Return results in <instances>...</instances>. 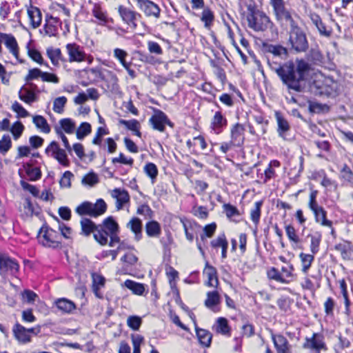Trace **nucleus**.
<instances>
[{
  "instance_id": "f257e3e1",
  "label": "nucleus",
  "mask_w": 353,
  "mask_h": 353,
  "mask_svg": "<svg viewBox=\"0 0 353 353\" xmlns=\"http://www.w3.org/2000/svg\"><path fill=\"white\" fill-rule=\"evenodd\" d=\"M269 64L289 89L297 92L301 90L300 83L310 70L309 63L303 59H297L295 64L292 62H288L283 65Z\"/></svg>"
},
{
  "instance_id": "f03ea898",
  "label": "nucleus",
  "mask_w": 353,
  "mask_h": 353,
  "mask_svg": "<svg viewBox=\"0 0 353 353\" xmlns=\"http://www.w3.org/2000/svg\"><path fill=\"white\" fill-rule=\"evenodd\" d=\"M279 20L288 21L290 24L288 42L292 50L297 52H305L308 48V42L303 30L298 27L292 17L289 19H279Z\"/></svg>"
},
{
  "instance_id": "7ed1b4c3",
  "label": "nucleus",
  "mask_w": 353,
  "mask_h": 353,
  "mask_svg": "<svg viewBox=\"0 0 353 353\" xmlns=\"http://www.w3.org/2000/svg\"><path fill=\"white\" fill-rule=\"evenodd\" d=\"M315 88V92L319 94L331 95L337 93L340 90V84L330 77H324L319 74L316 75L312 89Z\"/></svg>"
},
{
  "instance_id": "20e7f679",
  "label": "nucleus",
  "mask_w": 353,
  "mask_h": 353,
  "mask_svg": "<svg viewBox=\"0 0 353 353\" xmlns=\"http://www.w3.org/2000/svg\"><path fill=\"white\" fill-rule=\"evenodd\" d=\"M248 3V8L250 13L247 16L248 26L255 31L265 30L270 23L269 18L263 12L254 11L253 2L251 0H245Z\"/></svg>"
},
{
  "instance_id": "39448f33",
  "label": "nucleus",
  "mask_w": 353,
  "mask_h": 353,
  "mask_svg": "<svg viewBox=\"0 0 353 353\" xmlns=\"http://www.w3.org/2000/svg\"><path fill=\"white\" fill-rule=\"evenodd\" d=\"M37 239L40 244L47 248H57L61 244V235L47 225L41 228Z\"/></svg>"
},
{
  "instance_id": "423d86ee",
  "label": "nucleus",
  "mask_w": 353,
  "mask_h": 353,
  "mask_svg": "<svg viewBox=\"0 0 353 353\" xmlns=\"http://www.w3.org/2000/svg\"><path fill=\"white\" fill-rule=\"evenodd\" d=\"M46 153L55 159L63 167H68L70 165V161L66 152L60 148L57 142L52 141L46 148Z\"/></svg>"
},
{
  "instance_id": "0eeeda50",
  "label": "nucleus",
  "mask_w": 353,
  "mask_h": 353,
  "mask_svg": "<svg viewBox=\"0 0 353 353\" xmlns=\"http://www.w3.org/2000/svg\"><path fill=\"white\" fill-rule=\"evenodd\" d=\"M102 227L110 234V241L109 242V245L110 247H114L119 244L120 241L119 237L117 236L119 226L112 217L110 216L105 219L103 222Z\"/></svg>"
},
{
  "instance_id": "6e6552de",
  "label": "nucleus",
  "mask_w": 353,
  "mask_h": 353,
  "mask_svg": "<svg viewBox=\"0 0 353 353\" xmlns=\"http://www.w3.org/2000/svg\"><path fill=\"white\" fill-rule=\"evenodd\" d=\"M153 129L159 132H163L165 125L172 126V123L169 121L167 116L161 111L157 110L149 120Z\"/></svg>"
},
{
  "instance_id": "1a4fd4ad",
  "label": "nucleus",
  "mask_w": 353,
  "mask_h": 353,
  "mask_svg": "<svg viewBox=\"0 0 353 353\" xmlns=\"http://www.w3.org/2000/svg\"><path fill=\"white\" fill-rule=\"evenodd\" d=\"M35 328L26 329L21 325L16 324L13 328L16 339L21 343H27L31 341V334H37L39 331L35 332Z\"/></svg>"
},
{
  "instance_id": "9d476101",
  "label": "nucleus",
  "mask_w": 353,
  "mask_h": 353,
  "mask_svg": "<svg viewBox=\"0 0 353 353\" xmlns=\"http://www.w3.org/2000/svg\"><path fill=\"white\" fill-rule=\"evenodd\" d=\"M305 349H310L316 353H320L321 350H325L323 336L319 334H313L311 338H306L303 345Z\"/></svg>"
},
{
  "instance_id": "9b49d317",
  "label": "nucleus",
  "mask_w": 353,
  "mask_h": 353,
  "mask_svg": "<svg viewBox=\"0 0 353 353\" xmlns=\"http://www.w3.org/2000/svg\"><path fill=\"white\" fill-rule=\"evenodd\" d=\"M37 85L32 83H27L23 85L19 92V99L26 103L30 104L37 99L35 90Z\"/></svg>"
},
{
  "instance_id": "f8f14e48",
  "label": "nucleus",
  "mask_w": 353,
  "mask_h": 353,
  "mask_svg": "<svg viewBox=\"0 0 353 353\" xmlns=\"http://www.w3.org/2000/svg\"><path fill=\"white\" fill-rule=\"evenodd\" d=\"M69 56V62H82L85 60L86 54L76 43H68L65 46Z\"/></svg>"
},
{
  "instance_id": "ddd939ff",
  "label": "nucleus",
  "mask_w": 353,
  "mask_h": 353,
  "mask_svg": "<svg viewBox=\"0 0 353 353\" xmlns=\"http://www.w3.org/2000/svg\"><path fill=\"white\" fill-rule=\"evenodd\" d=\"M139 8L148 17H154L159 18L160 15V8L154 2L150 0H137Z\"/></svg>"
},
{
  "instance_id": "4468645a",
  "label": "nucleus",
  "mask_w": 353,
  "mask_h": 353,
  "mask_svg": "<svg viewBox=\"0 0 353 353\" xmlns=\"http://www.w3.org/2000/svg\"><path fill=\"white\" fill-rule=\"evenodd\" d=\"M119 13L122 18L123 21L129 26L130 28L134 30L137 28L136 20L139 14L123 6L119 7Z\"/></svg>"
},
{
  "instance_id": "2eb2a0df",
  "label": "nucleus",
  "mask_w": 353,
  "mask_h": 353,
  "mask_svg": "<svg viewBox=\"0 0 353 353\" xmlns=\"http://www.w3.org/2000/svg\"><path fill=\"white\" fill-rule=\"evenodd\" d=\"M19 269L18 263L10 257L0 254V274L5 275L10 272L13 274Z\"/></svg>"
},
{
  "instance_id": "dca6fc26",
  "label": "nucleus",
  "mask_w": 353,
  "mask_h": 353,
  "mask_svg": "<svg viewBox=\"0 0 353 353\" xmlns=\"http://www.w3.org/2000/svg\"><path fill=\"white\" fill-rule=\"evenodd\" d=\"M272 339L277 353H292L291 345L283 335L272 334Z\"/></svg>"
},
{
  "instance_id": "f3484780",
  "label": "nucleus",
  "mask_w": 353,
  "mask_h": 353,
  "mask_svg": "<svg viewBox=\"0 0 353 353\" xmlns=\"http://www.w3.org/2000/svg\"><path fill=\"white\" fill-rule=\"evenodd\" d=\"M110 195L116 199V208L117 210L123 208V205L130 201L128 192L121 188H114L110 192Z\"/></svg>"
},
{
  "instance_id": "a211bd4d",
  "label": "nucleus",
  "mask_w": 353,
  "mask_h": 353,
  "mask_svg": "<svg viewBox=\"0 0 353 353\" xmlns=\"http://www.w3.org/2000/svg\"><path fill=\"white\" fill-rule=\"evenodd\" d=\"M4 40L3 44L8 50L9 52L17 59H19V48L15 37L11 34H6L3 35Z\"/></svg>"
},
{
  "instance_id": "6ab92c4d",
  "label": "nucleus",
  "mask_w": 353,
  "mask_h": 353,
  "mask_svg": "<svg viewBox=\"0 0 353 353\" xmlns=\"http://www.w3.org/2000/svg\"><path fill=\"white\" fill-rule=\"evenodd\" d=\"M203 275L207 278L206 285L208 286L215 288L218 286L219 280L215 268L207 263L203 270Z\"/></svg>"
},
{
  "instance_id": "aec40b11",
  "label": "nucleus",
  "mask_w": 353,
  "mask_h": 353,
  "mask_svg": "<svg viewBox=\"0 0 353 353\" xmlns=\"http://www.w3.org/2000/svg\"><path fill=\"white\" fill-rule=\"evenodd\" d=\"M244 127L236 123L231 130V143L233 145H241L244 140Z\"/></svg>"
},
{
  "instance_id": "412c9836",
  "label": "nucleus",
  "mask_w": 353,
  "mask_h": 353,
  "mask_svg": "<svg viewBox=\"0 0 353 353\" xmlns=\"http://www.w3.org/2000/svg\"><path fill=\"white\" fill-rule=\"evenodd\" d=\"M206 296L205 305L212 311L216 312V307L221 303V296L219 293L216 290L210 291L207 292Z\"/></svg>"
},
{
  "instance_id": "4be33fe9",
  "label": "nucleus",
  "mask_w": 353,
  "mask_h": 353,
  "mask_svg": "<svg viewBox=\"0 0 353 353\" xmlns=\"http://www.w3.org/2000/svg\"><path fill=\"white\" fill-rule=\"evenodd\" d=\"M27 12L32 27L33 28H38L41 22V13L40 10L35 6H30L28 8Z\"/></svg>"
},
{
  "instance_id": "5701e85b",
  "label": "nucleus",
  "mask_w": 353,
  "mask_h": 353,
  "mask_svg": "<svg viewBox=\"0 0 353 353\" xmlns=\"http://www.w3.org/2000/svg\"><path fill=\"white\" fill-rule=\"evenodd\" d=\"M310 19L313 24L316 27L321 35L324 37H330L332 34V29L327 28L322 21L320 17L316 14L310 15Z\"/></svg>"
},
{
  "instance_id": "b1692460",
  "label": "nucleus",
  "mask_w": 353,
  "mask_h": 353,
  "mask_svg": "<svg viewBox=\"0 0 353 353\" xmlns=\"http://www.w3.org/2000/svg\"><path fill=\"white\" fill-rule=\"evenodd\" d=\"M312 212L314 213L316 222L320 223L322 226L332 228V234H333L334 230L332 228V222L327 219V212L323 208L321 207Z\"/></svg>"
},
{
  "instance_id": "393cba45",
  "label": "nucleus",
  "mask_w": 353,
  "mask_h": 353,
  "mask_svg": "<svg viewBox=\"0 0 353 353\" xmlns=\"http://www.w3.org/2000/svg\"><path fill=\"white\" fill-rule=\"evenodd\" d=\"M277 19H289L290 13L285 10L283 0H270Z\"/></svg>"
},
{
  "instance_id": "a878e982",
  "label": "nucleus",
  "mask_w": 353,
  "mask_h": 353,
  "mask_svg": "<svg viewBox=\"0 0 353 353\" xmlns=\"http://www.w3.org/2000/svg\"><path fill=\"white\" fill-rule=\"evenodd\" d=\"M55 304L58 310L63 313H70L76 309L75 304L65 298L58 299Z\"/></svg>"
},
{
  "instance_id": "bb28decb",
  "label": "nucleus",
  "mask_w": 353,
  "mask_h": 353,
  "mask_svg": "<svg viewBox=\"0 0 353 353\" xmlns=\"http://www.w3.org/2000/svg\"><path fill=\"white\" fill-rule=\"evenodd\" d=\"M196 332L200 344L205 347H209L212 341V334L209 331L201 328H196Z\"/></svg>"
},
{
  "instance_id": "cd10ccee",
  "label": "nucleus",
  "mask_w": 353,
  "mask_h": 353,
  "mask_svg": "<svg viewBox=\"0 0 353 353\" xmlns=\"http://www.w3.org/2000/svg\"><path fill=\"white\" fill-rule=\"evenodd\" d=\"M123 285L136 295L141 296L145 291V285L143 283H137L130 279L126 280Z\"/></svg>"
},
{
  "instance_id": "c85d7f7f",
  "label": "nucleus",
  "mask_w": 353,
  "mask_h": 353,
  "mask_svg": "<svg viewBox=\"0 0 353 353\" xmlns=\"http://www.w3.org/2000/svg\"><path fill=\"white\" fill-rule=\"evenodd\" d=\"M276 118L278 125L279 135L283 139H286V133L290 130V125L286 119L281 117L279 113H276Z\"/></svg>"
},
{
  "instance_id": "c756f323",
  "label": "nucleus",
  "mask_w": 353,
  "mask_h": 353,
  "mask_svg": "<svg viewBox=\"0 0 353 353\" xmlns=\"http://www.w3.org/2000/svg\"><path fill=\"white\" fill-rule=\"evenodd\" d=\"M128 227L134 234L136 240L139 241L141 238V221L137 217H134L128 222Z\"/></svg>"
},
{
  "instance_id": "7c9ffc66",
  "label": "nucleus",
  "mask_w": 353,
  "mask_h": 353,
  "mask_svg": "<svg viewBox=\"0 0 353 353\" xmlns=\"http://www.w3.org/2000/svg\"><path fill=\"white\" fill-rule=\"evenodd\" d=\"M46 54L52 65L55 66L59 65L60 61L63 60L62 54L59 48L49 47L46 49Z\"/></svg>"
},
{
  "instance_id": "2f4dec72",
  "label": "nucleus",
  "mask_w": 353,
  "mask_h": 353,
  "mask_svg": "<svg viewBox=\"0 0 353 353\" xmlns=\"http://www.w3.org/2000/svg\"><path fill=\"white\" fill-rule=\"evenodd\" d=\"M99 183V177L94 172H90L81 179V184L88 188H92Z\"/></svg>"
},
{
  "instance_id": "473e14b6",
  "label": "nucleus",
  "mask_w": 353,
  "mask_h": 353,
  "mask_svg": "<svg viewBox=\"0 0 353 353\" xmlns=\"http://www.w3.org/2000/svg\"><path fill=\"white\" fill-rule=\"evenodd\" d=\"M81 233L85 236H89L91 233H94L98 228L90 219L83 218L81 220Z\"/></svg>"
},
{
  "instance_id": "72a5a7b5",
  "label": "nucleus",
  "mask_w": 353,
  "mask_h": 353,
  "mask_svg": "<svg viewBox=\"0 0 353 353\" xmlns=\"http://www.w3.org/2000/svg\"><path fill=\"white\" fill-rule=\"evenodd\" d=\"M145 232L150 237H158L161 232L160 224L155 221L148 222L145 225Z\"/></svg>"
},
{
  "instance_id": "f704fd0d",
  "label": "nucleus",
  "mask_w": 353,
  "mask_h": 353,
  "mask_svg": "<svg viewBox=\"0 0 353 353\" xmlns=\"http://www.w3.org/2000/svg\"><path fill=\"white\" fill-rule=\"evenodd\" d=\"M266 50L273 56L282 59L285 58L288 54L287 49L280 45H268L266 46Z\"/></svg>"
},
{
  "instance_id": "c9c22d12",
  "label": "nucleus",
  "mask_w": 353,
  "mask_h": 353,
  "mask_svg": "<svg viewBox=\"0 0 353 353\" xmlns=\"http://www.w3.org/2000/svg\"><path fill=\"white\" fill-rule=\"evenodd\" d=\"M59 123L60 126L58 128L67 134H73L76 130V123L71 119H62Z\"/></svg>"
},
{
  "instance_id": "e433bc0d",
  "label": "nucleus",
  "mask_w": 353,
  "mask_h": 353,
  "mask_svg": "<svg viewBox=\"0 0 353 353\" xmlns=\"http://www.w3.org/2000/svg\"><path fill=\"white\" fill-rule=\"evenodd\" d=\"M109 233L105 230L102 225H99L97 230L94 233V239L101 245H105L108 243Z\"/></svg>"
},
{
  "instance_id": "4c0bfd02",
  "label": "nucleus",
  "mask_w": 353,
  "mask_h": 353,
  "mask_svg": "<svg viewBox=\"0 0 353 353\" xmlns=\"http://www.w3.org/2000/svg\"><path fill=\"white\" fill-rule=\"evenodd\" d=\"M107 210V205L105 202L99 199L97 200L95 203H92V216L97 217L102 215Z\"/></svg>"
},
{
  "instance_id": "58836bf2",
  "label": "nucleus",
  "mask_w": 353,
  "mask_h": 353,
  "mask_svg": "<svg viewBox=\"0 0 353 353\" xmlns=\"http://www.w3.org/2000/svg\"><path fill=\"white\" fill-rule=\"evenodd\" d=\"M299 258L301 261V265L302 268L301 270L304 274L307 273L309 269L311 267L312 263L314 261V254L312 253V254H305L303 252H301L299 254Z\"/></svg>"
},
{
  "instance_id": "ea45409f",
  "label": "nucleus",
  "mask_w": 353,
  "mask_h": 353,
  "mask_svg": "<svg viewBox=\"0 0 353 353\" xmlns=\"http://www.w3.org/2000/svg\"><path fill=\"white\" fill-rule=\"evenodd\" d=\"M32 121L36 127L44 133H49L50 132V128L48 125L46 119L40 115L33 117Z\"/></svg>"
},
{
  "instance_id": "a19ab883",
  "label": "nucleus",
  "mask_w": 353,
  "mask_h": 353,
  "mask_svg": "<svg viewBox=\"0 0 353 353\" xmlns=\"http://www.w3.org/2000/svg\"><path fill=\"white\" fill-rule=\"evenodd\" d=\"M216 331L223 335L230 334V328L228 320L225 318L220 317L216 321Z\"/></svg>"
},
{
  "instance_id": "79ce46f5",
  "label": "nucleus",
  "mask_w": 353,
  "mask_h": 353,
  "mask_svg": "<svg viewBox=\"0 0 353 353\" xmlns=\"http://www.w3.org/2000/svg\"><path fill=\"white\" fill-rule=\"evenodd\" d=\"M226 122L221 112H216L212 120V128L214 130H219L226 124Z\"/></svg>"
},
{
  "instance_id": "37998d69",
  "label": "nucleus",
  "mask_w": 353,
  "mask_h": 353,
  "mask_svg": "<svg viewBox=\"0 0 353 353\" xmlns=\"http://www.w3.org/2000/svg\"><path fill=\"white\" fill-rule=\"evenodd\" d=\"M144 172L148 176L152 183H154L158 175V169L153 163H148L143 168Z\"/></svg>"
},
{
  "instance_id": "c03bdc74",
  "label": "nucleus",
  "mask_w": 353,
  "mask_h": 353,
  "mask_svg": "<svg viewBox=\"0 0 353 353\" xmlns=\"http://www.w3.org/2000/svg\"><path fill=\"white\" fill-rule=\"evenodd\" d=\"M119 123L123 125H125L128 129L134 132V134L138 136L141 137V132H139V123L135 120H130L126 121L123 119H121L119 121Z\"/></svg>"
},
{
  "instance_id": "a18cd8bd",
  "label": "nucleus",
  "mask_w": 353,
  "mask_h": 353,
  "mask_svg": "<svg viewBox=\"0 0 353 353\" xmlns=\"http://www.w3.org/2000/svg\"><path fill=\"white\" fill-rule=\"evenodd\" d=\"M310 237V251L313 254H316L319 250V245L321 241V234L316 233L315 234L309 235Z\"/></svg>"
},
{
  "instance_id": "49530a36",
  "label": "nucleus",
  "mask_w": 353,
  "mask_h": 353,
  "mask_svg": "<svg viewBox=\"0 0 353 353\" xmlns=\"http://www.w3.org/2000/svg\"><path fill=\"white\" fill-rule=\"evenodd\" d=\"M91 132V125L89 123L83 122L76 130L78 139H82Z\"/></svg>"
},
{
  "instance_id": "de8ad7c7",
  "label": "nucleus",
  "mask_w": 353,
  "mask_h": 353,
  "mask_svg": "<svg viewBox=\"0 0 353 353\" xmlns=\"http://www.w3.org/2000/svg\"><path fill=\"white\" fill-rule=\"evenodd\" d=\"M67 102V98L65 97H59L56 98L53 101V110L56 113L61 114L63 112L64 107Z\"/></svg>"
},
{
  "instance_id": "09e8293b",
  "label": "nucleus",
  "mask_w": 353,
  "mask_h": 353,
  "mask_svg": "<svg viewBox=\"0 0 353 353\" xmlns=\"http://www.w3.org/2000/svg\"><path fill=\"white\" fill-rule=\"evenodd\" d=\"M76 212L79 215H89L92 216V203L85 201L77 207Z\"/></svg>"
},
{
  "instance_id": "8fccbe9b",
  "label": "nucleus",
  "mask_w": 353,
  "mask_h": 353,
  "mask_svg": "<svg viewBox=\"0 0 353 353\" xmlns=\"http://www.w3.org/2000/svg\"><path fill=\"white\" fill-rule=\"evenodd\" d=\"M21 212H22L23 216L26 217H30L32 216L34 213V208L30 199H25Z\"/></svg>"
},
{
  "instance_id": "3c124183",
  "label": "nucleus",
  "mask_w": 353,
  "mask_h": 353,
  "mask_svg": "<svg viewBox=\"0 0 353 353\" xmlns=\"http://www.w3.org/2000/svg\"><path fill=\"white\" fill-rule=\"evenodd\" d=\"M141 323V318L138 316H130L127 319L128 326L133 330H138Z\"/></svg>"
},
{
  "instance_id": "603ef678",
  "label": "nucleus",
  "mask_w": 353,
  "mask_h": 353,
  "mask_svg": "<svg viewBox=\"0 0 353 353\" xmlns=\"http://www.w3.org/2000/svg\"><path fill=\"white\" fill-rule=\"evenodd\" d=\"M268 276L270 279H273L281 283H288L289 281L285 279L279 272V271L274 268H272L268 271Z\"/></svg>"
},
{
  "instance_id": "864d4df0",
  "label": "nucleus",
  "mask_w": 353,
  "mask_h": 353,
  "mask_svg": "<svg viewBox=\"0 0 353 353\" xmlns=\"http://www.w3.org/2000/svg\"><path fill=\"white\" fill-rule=\"evenodd\" d=\"M341 177L350 185H353V172L350 168L345 165L341 171Z\"/></svg>"
},
{
  "instance_id": "5fc2aeb1",
  "label": "nucleus",
  "mask_w": 353,
  "mask_h": 353,
  "mask_svg": "<svg viewBox=\"0 0 353 353\" xmlns=\"http://www.w3.org/2000/svg\"><path fill=\"white\" fill-rule=\"evenodd\" d=\"M12 142L10 137L8 135L3 136L0 140V152L2 154L6 153L11 148Z\"/></svg>"
},
{
  "instance_id": "6e6d98bb",
  "label": "nucleus",
  "mask_w": 353,
  "mask_h": 353,
  "mask_svg": "<svg viewBox=\"0 0 353 353\" xmlns=\"http://www.w3.org/2000/svg\"><path fill=\"white\" fill-rule=\"evenodd\" d=\"M128 56V53L120 48H115L114 50V57L117 59L123 67H126L128 62L125 61V58Z\"/></svg>"
},
{
  "instance_id": "4d7b16f0",
  "label": "nucleus",
  "mask_w": 353,
  "mask_h": 353,
  "mask_svg": "<svg viewBox=\"0 0 353 353\" xmlns=\"http://www.w3.org/2000/svg\"><path fill=\"white\" fill-rule=\"evenodd\" d=\"M285 229L286 234L291 241L295 243H299L300 242V239L296 235V230L292 225H288L285 226Z\"/></svg>"
},
{
  "instance_id": "13d9d810",
  "label": "nucleus",
  "mask_w": 353,
  "mask_h": 353,
  "mask_svg": "<svg viewBox=\"0 0 353 353\" xmlns=\"http://www.w3.org/2000/svg\"><path fill=\"white\" fill-rule=\"evenodd\" d=\"M214 20V15L209 9L203 10L201 16V21L204 22L205 27L209 28Z\"/></svg>"
},
{
  "instance_id": "bf43d9fd",
  "label": "nucleus",
  "mask_w": 353,
  "mask_h": 353,
  "mask_svg": "<svg viewBox=\"0 0 353 353\" xmlns=\"http://www.w3.org/2000/svg\"><path fill=\"white\" fill-rule=\"evenodd\" d=\"M28 54L30 58L35 61L36 63L43 65L44 64L43 59L41 54V53L36 49H29L28 50Z\"/></svg>"
},
{
  "instance_id": "052dcab7",
  "label": "nucleus",
  "mask_w": 353,
  "mask_h": 353,
  "mask_svg": "<svg viewBox=\"0 0 353 353\" xmlns=\"http://www.w3.org/2000/svg\"><path fill=\"white\" fill-rule=\"evenodd\" d=\"M73 174L70 171H65L60 179L59 183L62 188H70L71 186V179Z\"/></svg>"
},
{
  "instance_id": "680f3d73",
  "label": "nucleus",
  "mask_w": 353,
  "mask_h": 353,
  "mask_svg": "<svg viewBox=\"0 0 353 353\" xmlns=\"http://www.w3.org/2000/svg\"><path fill=\"white\" fill-rule=\"evenodd\" d=\"M12 109L17 114L18 117L25 118L29 116L28 112L17 101L12 105Z\"/></svg>"
},
{
  "instance_id": "e2e57ef3",
  "label": "nucleus",
  "mask_w": 353,
  "mask_h": 353,
  "mask_svg": "<svg viewBox=\"0 0 353 353\" xmlns=\"http://www.w3.org/2000/svg\"><path fill=\"white\" fill-rule=\"evenodd\" d=\"M43 72L41 71L38 68H33L28 71V74L26 75L25 80L27 81V83H29L28 81L37 79L38 78H42Z\"/></svg>"
},
{
  "instance_id": "0e129e2a",
  "label": "nucleus",
  "mask_w": 353,
  "mask_h": 353,
  "mask_svg": "<svg viewBox=\"0 0 353 353\" xmlns=\"http://www.w3.org/2000/svg\"><path fill=\"white\" fill-rule=\"evenodd\" d=\"M92 14L97 19L99 20L100 24H103L107 21L106 14L101 10V9L95 6L92 10Z\"/></svg>"
},
{
  "instance_id": "69168bd1",
  "label": "nucleus",
  "mask_w": 353,
  "mask_h": 353,
  "mask_svg": "<svg viewBox=\"0 0 353 353\" xmlns=\"http://www.w3.org/2000/svg\"><path fill=\"white\" fill-rule=\"evenodd\" d=\"M24 127L21 122H16L12 126L10 131L14 138V139H17L23 131Z\"/></svg>"
},
{
  "instance_id": "338daca9",
  "label": "nucleus",
  "mask_w": 353,
  "mask_h": 353,
  "mask_svg": "<svg viewBox=\"0 0 353 353\" xmlns=\"http://www.w3.org/2000/svg\"><path fill=\"white\" fill-rule=\"evenodd\" d=\"M93 287L95 290L104 285L105 279L100 274H92Z\"/></svg>"
},
{
  "instance_id": "774afa93",
  "label": "nucleus",
  "mask_w": 353,
  "mask_h": 353,
  "mask_svg": "<svg viewBox=\"0 0 353 353\" xmlns=\"http://www.w3.org/2000/svg\"><path fill=\"white\" fill-rule=\"evenodd\" d=\"M26 173L31 181H37L41 177V171L38 168H30Z\"/></svg>"
}]
</instances>
